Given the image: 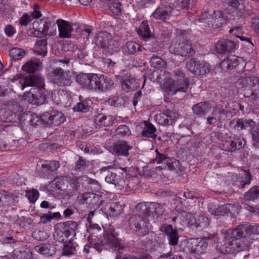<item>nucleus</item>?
Wrapping results in <instances>:
<instances>
[{
  "label": "nucleus",
  "instance_id": "35",
  "mask_svg": "<svg viewBox=\"0 0 259 259\" xmlns=\"http://www.w3.org/2000/svg\"><path fill=\"white\" fill-rule=\"evenodd\" d=\"M114 85V82L112 79L104 75L100 74L98 84L97 90L105 92L111 90Z\"/></svg>",
  "mask_w": 259,
  "mask_h": 259
},
{
  "label": "nucleus",
  "instance_id": "50",
  "mask_svg": "<svg viewBox=\"0 0 259 259\" xmlns=\"http://www.w3.org/2000/svg\"><path fill=\"white\" fill-rule=\"evenodd\" d=\"M9 55L13 60H19L24 56L25 52L22 49L14 48L10 50Z\"/></svg>",
  "mask_w": 259,
  "mask_h": 259
},
{
  "label": "nucleus",
  "instance_id": "12",
  "mask_svg": "<svg viewBox=\"0 0 259 259\" xmlns=\"http://www.w3.org/2000/svg\"><path fill=\"white\" fill-rule=\"evenodd\" d=\"M189 244V250L196 259H200L201 255L206 252L208 242L205 238L191 239Z\"/></svg>",
  "mask_w": 259,
  "mask_h": 259
},
{
  "label": "nucleus",
  "instance_id": "7",
  "mask_svg": "<svg viewBox=\"0 0 259 259\" xmlns=\"http://www.w3.org/2000/svg\"><path fill=\"white\" fill-rule=\"evenodd\" d=\"M189 86V82L187 79L179 82L173 79L163 80L160 85L162 91L168 96L174 95L178 92H186Z\"/></svg>",
  "mask_w": 259,
  "mask_h": 259
},
{
  "label": "nucleus",
  "instance_id": "11",
  "mask_svg": "<svg viewBox=\"0 0 259 259\" xmlns=\"http://www.w3.org/2000/svg\"><path fill=\"white\" fill-rule=\"evenodd\" d=\"M60 167V164L56 160L45 161L44 163L39 166L37 164L36 170L38 175L41 177L48 179H52L57 174V170Z\"/></svg>",
  "mask_w": 259,
  "mask_h": 259
},
{
  "label": "nucleus",
  "instance_id": "41",
  "mask_svg": "<svg viewBox=\"0 0 259 259\" xmlns=\"http://www.w3.org/2000/svg\"><path fill=\"white\" fill-rule=\"evenodd\" d=\"M250 15V12L248 11H246L243 8L236 9L233 11V19L236 22H241L243 18L248 17Z\"/></svg>",
  "mask_w": 259,
  "mask_h": 259
},
{
  "label": "nucleus",
  "instance_id": "27",
  "mask_svg": "<svg viewBox=\"0 0 259 259\" xmlns=\"http://www.w3.org/2000/svg\"><path fill=\"white\" fill-rule=\"evenodd\" d=\"M142 136L149 141L155 140L157 137V129L155 126L148 121H144L142 123Z\"/></svg>",
  "mask_w": 259,
  "mask_h": 259
},
{
  "label": "nucleus",
  "instance_id": "23",
  "mask_svg": "<svg viewBox=\"0 0 259 259\" xmlns=\"http://www.w3.org/2000/svg\"><path fill=\"white\" fill-rule=\"evenodd\" d=\"M161 230L166 235L170 246H175L178 245L179 237L176 229H174L171 225H164L161 227Z\"/></svg>",
  "mask_w": 259,
  "mask_h": 259
},
{
  "label": "nucleus",
  "instance_id": "17",
  "mask_svg": "<svg viewBox=\"0 0 259 259\" xmlns=\"http://www.w3.org/2000/svg\"><path fill=\"white\" fill-rule=\"evenodd\" d=\"M178 116L177 112L170 109H163L162 111L156 114L154 119L157 123L162 125H171Z\"/></svg>",
  "mask_w": 259,
  "mask_h": 259
},
{
  "label": "nucleus",
  "instance_id": "24",
  "mask_svg": "<svg viewBox=\"0 0 259 259\" xmlns=\"http://www.w3.org/2000/svg\"><path fill=\"white\" fill-rule=\"evenodd\" d=\"M132 148L133 146L129 142L120 140L114 143L113 151L117 156L125 157L128 156L129 151Z\"/></svg>",
  "mask_w": 259,
  "mask_h": 259
},
{
  "label": "nucleus",
  "instance_id": "20",
  "mask_svg": "<svg viewBox=\"0 0 259 259\" xmlns=\"http://www.w3.org/2000/svg\"><path fill=\"white\" fill-rule=\"evenodd\" d=\"M178 15L179 13L174 11V9L168 5H162L156 9L152 13V16L157 20L168 19L171 15Z\"/></svg>",
  "mask_w": 259,
  "mask_h": 259
},
{
  "label": "nucleus",
  "instance_id": "3",
  "mask_svg": "<svg viewBox=\"0 0 259 259\" xmlns=\"http://www.w3.org/2000/svg\"><path fill=\"white\" fill-rule=\"evenodd\" d=\"M91 246L95 248L99 252L101 251L105 246L119 252H121L124 248L121 239L118 238V235L115 233V230L113 229L107 231L103 237H101L99 242L91 243Z\"/></svg>",
  "mask_w": 259,
  "mask_h": 259
},
{
  "label": "nucleus",
  "instance_id": "31",
  "mask_svg": "<svg viewBox=\"0 0 259 259\" xmlns=\"http://www.w3.org/2000/svg\"><path fill=\"white\" fill-rule=\"evenodd\" d=\"M64 225H59L57 224L55 227V232L54 233V238L56 241L63 244L66 243L69 240L68 237L70 236L68 231H65L63 229Z\"/></svg>",
  "mask_w": 259,
  "mask_h": 259
},
{
  "label": "nucleus",
  "instance_id": "62",
  "mask_svg": "<svg viewBox=\"0 0 259 259\" xmlns=\"http://www.w3.org/2000/svg\"><path fill=\"white\" fill-rule=\"evenodd\" d=\"M225 205L227 207V212L230 213L232 214L235 213L236 212L239 213V211H240V209L241 207V206H240L238 203H227L225 204Z\"/></svg>",
  "mask_w": 259,
  "mask_h": 259
},
{
  "label": "nucleus",
  "instance_id": "6",
  "mask_svg": "<svg viewBox=\"0 0 259 259\" xmlns=\"http://www.w3.org/2000/svg\"><path fill=\"white\" fill-rule=\"evenodd\" d=\"M200 22L205 24V26L212 28H220L226 24L227 19L221 11H214L212 15L210 11H204L198 19Z\"/></svg>",
  "mask_w": 259,
  "mask_h": 259
},
{
  "label": "nucleus",
  "instance_id": "45",
  "mask_svg": "<svg viewBox=\"0 0 259 259\" xmlns=\"http://www.w3.org/2000/svg\"><path fill=\"white\" fill-rule=\"evenodd\" d=\"M246 200H254L259 198V186H254L244 194Z\"/></svg>",
  "mask_w": 259,
  "mask_h": 259
},
{
  "label": "nucleus",
  "instance_id": "25",
  "mask_svg": "<svg viewBox=\"0 0 259 259\" xmlns=\"http://www.w3.org/2000/svg\"><path fill=\"white\" fill-rule=\"evenodd\" d=\"M236 47V43L231 40L228 39H222L218 41L215 44V50L220 54H224L233 51Z\"/></svg>",
  "mask_w": 259,
  "mask_h": 259
},
{
  "label": "nucleus",
  "instance_id": "42",
  "mask_svg": "<svg viewBox=\"0 0 259 259\" xmlns=\"http://www.w3.org/2000/svg\"><path fill=\"white\" fill-rule=\"evenodd\" d=\"M222 116V110L217 108H213L211 115L207 118V123L214 125L220 122Z\"/></svg>",
  "mask_w": 259,
  "mask_h": 259
},
{
  "label": "nucleus",
  "instance_id": "44",
  "mask_svg": "<svg viewBox=\"0 0 259 259\" xmlns=\"http://www.w3.org/2000/svg\"><path fill=\"white\" fill-rule=\"evenodd\" d=\"M138 33L144 39L149 38L151 37V32L147 21H143L140 24Z\"/></svg>",
  "mask_w": 259,
  "mask_h": 259
},
{
  "label": "nucleus",
  "instance_id": "22",
  "mask_svg": "<svg viewBox=\"0 0 259 259\" xmlns=\"http://www.w3.org/2000/svg\"><path fill=\"white\" fill-rule=\"evenodd\" d=\"M242 61V58L235 55H230L227 56L220 63L218 68L220 69L221 71L232 69L236 67L241 61Z\"/></svg>",
  "mask_w": 259,
  "mask_h": 259
},
{
  "label": "nucleus",
  "instance_id": "21",
  "mask_svg": "<svg viewBox=\"0 0 259 259\" xmlns=\"http://www.w3.org/2000/svg\"><path fill=\"white\" fill-rule=\"evenodd\" d=\"M95 42L97 45L101 48H108L109 50H114L113 46L115 43H116L112 39L111 34L106 31L100 32L97 36Z\"/></svg>",
  "mask_w": 259,
  "mask_h": 259
},
{
  "label": "nucleus",
  "instance_id": "10",
  "mask_svg": "<svg viewBox=\"0 0 259 259\" xmlns=\"http://www.w3.org/2000/svg\"><path fill=\"white\" fill-rule=\"evenodd\" d=\"M33 26L35 29L34 35L37 37L55 35L57 33V25L54 21H48L44 23L41 21L40 24L38 21H34Z\"/></svg>",
  "mask_w": 259,
  "mask_h": 259
},
{
  "label": "nucleus",
  "instance_id": "61",
  "mask_svg": "<svg viewBox=\"0 0 259 259\" xmlns=\"http://www.w3.org/2000/svg\"><path fill=\"white\" fill-rule=\"evenodd\" d=\"M224 150L228 152H233L237 149V145L233 141H226L223 144Z\"/></svg>",
  "mask_w": 259,
  "mask_h": 259
},
{
  "label": "nucleus",
  "instance_id": "13",
  "mask_svg": "<svg viewBox=\"0 0 259 259\" xmlns=\"http://www.w3.org/2000/svg\"><path fill=\"white\" fill-rule=\"evenodd\" d=\"M129 227L140 236H144L149 232V227L146 220L140 215H135L129 220Z\"/></svg>",
  "mask_w": 259,
  "mask_h": 259
},
{
  "label": "nucleus",
  "instance_id": "47",
  "mask_svg": "<svg viewBox=\"0 0 259 259\" xmlns=\"http://www.w3.org/2000/svg\"><path fill=\"white\" fill-rule=\"evenodd\" d=\"M136 80L134 78H129L124 80L121 84L122 89L128 92L130 90L136 88Z\"/></svg>",
  "mask_w": 259,
  "mask_h": 259
},
{
  "label": "nucleus",
  "instance_id": "33",
  "mask_svg": "<svg viewBox=\"0 0 259 259\" xmlns=\"http://www.w3.org/2000/svg\"><path fill=\"white\" fill-rule=\"evenodd\" d=\"M42 67V63L37 59H32L22 66V70L28 73H33Z\"/></svg>",
  "mask_w": 259,
  "mask_h": 259
},
{
  "label": "nucleus",
  "instance_id": "4",
  "mask_svg": "<svg viewBox=\"0 0 259 259\" xmlns=\"http://www.w3.org/2000/svg\"><path fill=\"white\" fill-rule=\"evenodd\" d=\"M229 126L230 127L237 131L249 128L253 146L259 147V125L256 126V122L252 119L250 118H234L230 121Z\"/></svg>",
  "mask_w": 259,
  "mask_h": 259
},
{
  "label": "nucleus",
  "instance_id": "28",
  "mask_svg": "<svg viewBox=\"0 0 259 259\" xmlns=\"http://www.w3.org/2000/svg\"><path fill=\"white\" fill-rule=\"evenodd\" d=\"M99 5L107 8L114 16H119L122 13L121 4L118 0H100Z\"/></svg>",
  "mask_w": 259,
  "mask_h": 259
},
{
  "label": "nucleus",
  "instance_id": "55",
  "mask_svg": "<svg viewBox=\"0 0 259 259\" xmlns=\"http://www.w3.org/2000/svg\"><path fill=\"white\" fill-rule=\"evenodd\" d=\"M58 96L61 104H65L67 106L70 105V97L67 92L64 90L60 91L58 93Z\"/></svg>",
  "mask_w": 259,
  "mask_h": 259
},
{
  "label": "nucleus",
  "instance_id": "52",
  "mask_svg": "<svg viewBox=\"0 0 259 259\" xmlns=\"http://www.w3.org/2000/svg\"><path fill=\"white\" fill-rule=\"evenodd\" d=\"M151 66L155 69H159L165 66V62L160 57L153 56L150 61Z\"/></svg>",
  "mask_w": 259,
  "mask_h": 259
},
{
  "label": "nucleus",
  "instance_id": "60",
  "mask_svg": "<svg viewBox=\"0 0 259 259\" xmlns=\"http://www.w3.org/2000/svg\"><path fill=\"white\" fill-rule=\"evenodd\" d=\"M49 246L50 245L47 244H40L36 245L34 247V249L36 252H37L41 254H49L50 253Z\"/></svg>",
  "mask_w": 259,
  "mask_h": 259
},
{
  "label": "nucleus",
  "instance_id": "57",
  "mask_svg": "<svg viewBox=\"0 0 259 259\" xmlns=\"http://www.w3.org/2000/svg\"><path fill=\"white\" fill-rule=\"evenodd\" d=\"M115 135L121 137H125L131 135V130L126 125H120L115 130Z\"/></svg>",
  "mask_w": 259,
  "mask_h": 259
},
{
  "label": "nucleus",
  "instance_id": "29",
  "mask_svg": "<svg viewBox=\"0 0 259 259\" xmlns=\"http://www.w3.org/2000/svg\"><path fill=\"white\" fill-rule=\"evenodd\" d=\"M116 119L117 118L112 115L100 114L95 117L94 122L96 126L109 127L115 123Z\"/></svg>",
  "mask_w": 259,
  "mask_h": 259
},
{
  "label": "nucleus",
  "instance_id": "5",
  "mask_svg": "<svg viewBox=\"0 0 259 259\" xmlns=\"http://www.w3.org/2000/svg\"><path fill=\"white\" fill-rule=\"evenodd\" d=\"M176 41H171L169 47V52L176 55L182 57L189 58L194 53L192 46V42L188 39H185L183 35L177 36Z\"/></svg>",
  "mask_w": 259,
  "mask_h": 259
},
{
  "label": "nucleus",
  "instance_id": "48",
  "mask_svg": "<svg viewBox=\"0 0 259 259\" xmlns=\"http://www.w3.org/2000/svg\"><path fill=\"white\" fill-rule=\"evenodd\" d=\"M59 225H64L63 229L66 231H68L69 235L74 232L78 227V223L73 221H68L65 222L58 223Z\"/></svg>",
  "mask_w": 259,
  "mask_h": 259
},
{
  "label": "nucleus",
  "instance_id": "34",
  "mask_svg": "<svg viewBox=\"0 0 259 259\" xmlns=\"http://www.w3.org/2000/svg\"><path fill=\"white\" fill-rule=\"evenodd\" d=\"M252 179V176L248 170H243L241 172L239 173V177L236 181L237 185L240 189H243L246 186L250 184Z\"/></svg>",
  "mask_w": 259,
  "mask_h": 259
},
{
  "label": "nucleus",
  "instance_id": "18",
  "mask_svg": "<svg viewBox=\"0 0 259 259\" xmlns=\"http://www.w3.org/2000/svg\"><path fill=\"white\" fill-rule=\"evenodd\" d=\"M242 242L246 241V236L251 234H259V224L250 225L248 224L239 225L234 228Z\"/></svg>",
  "mask_w": 259,
  "mask_h": 259
},
{
  "label": "nucleus",
  "instance_id": "30",
  "mask_svg": "<svg viewBox=\"0 0 259 259\" xmlns=\"http://www.w3.org/2000/svg\"><path fill=\"white\" fill-rule=\"evenodd\" d=\"M57 28L61 38H70L73 31V28L70 23L64 20L58 19L56 21Z\"/></svg>",
  "mask_w": 259,
  "mask_h": 259
},
{
  "label": "nucleus",
  "instance_id": "16",
  "mask_svg": "<svg viewBox=\"0 0 259 259\" xmlns=\"http://www.w3.org/2000/svg\"><path fill=\"white\" fill-rule=\"evenodd\" d=\"M188 69L196 75H203L209 72L210 65L205 62H200L194 59L190 60L186 63Z\"/></svg>",
  "mask_w": 259,
  "mask_h": 259
},
{
  "label": "nucleus",
  "instance_id": "49",
  "mask_svg": "<svg viewBox=\"0 0 259 259\" xmlns=\"http://www.w3.org/2000/svg\"><path fill=\"white\" fill-rule=\"evenodd\" d=\"M123 210V206L119 202L113 203L109 207L108 213L111 217H114L119 214Z\"/></svg>",
  "mask_w": 259,
  "mask_h": 259
},
{
  "label": "nucleus",
  "instance_id": "51",
  "mask_svg": "<svg viewBox=\"0 0 259 259\" xmlns=\"http://www.w3.org/2000/svg\"><path fill=\"white\" fill-rule=\"evenodd\" d=\"M32 254L29 250H15L13 253V259H31Z\"/></svg>",
  "mask_w": 259,
  "mask_h": 259
},
{
  "label": "nucleus",
  "instance_id": "37",
  "mask_svg": "<svg viewBox=\"0 0 259 259\" xmlns=\"http://www.w3.org/2000/svg\"><path fill=\"white\" fill-rule=\"evenodd\" d=\"M105 181L108 183L121 187H123L124 184V180L123 178L121 176L117 175L116 174L112 172L108 173L105 177Z\"/></svg>",
  "mask_w": 259,
  "mask_h": 259
},
{
  "label": "nucleus",
  "instance_id": "1",
  "mask_svg": "<svg viewBox=\"0 0 259 259\" xmlns=\"http://www.w3.org/2000/svg\"><path fill=\"white\" fill-rule=\"evenodd\" d=\"M44 79L38 75H30L20 81V87L23 90L26 87H33L29 92L24 93V100L30 104L38 106L46 101L45 94Z\"/></svg>",
  "mask_w": 259,
  "mask_h": 259
},
{
  "label": "nucleus",
  "instance_id": "15",
  "mask_svg": "<svg viewBox=\"0 0 259 259\" xmlns=\"http://www.w3.org/2000/svg\"><path fill=\"white\" fill-rule=\"evenodd\" d=\"M186 221L188 227L193 230L199 231L209 226L208 218L203 215H197L189 212L186 215Z\"/></svg>",
  "mask_w": 259,
  "mask_h": 259
},
{
  "label": "nucleus",
  "instance_id": "64",
  "mask_svg": "<svg viewBox=\"0 0 259 259\" xmlns=\"http://www.w3.org/2000/svg\"><path fill=\"white\" fill-rule=\"evenodd\" d=\"M32 20L30 15L24 13L19 19V24L22 26H27Z\"/></svg>",
  "mask_w": 259,
  "mask_h": 259
},
{
  "label": "nucleus",
  "instance_id": "63",
  "mask_svg": "<svg viewBox=\"0 0 259 259\" xmlns=\"http://www.w3.org/2000/svg\"><path fill=\"white\" fill-rule=\"evenodd\" d=\"M88 166L84 159L80 157L75 163V169L81 170L85 169Z\"/></svg>",
  "mask_w": 259,
  "mask_h": 259
},
{
  "label": "nucleus",
  "instance_id": "40",
  "mask_svg": "<svg viewBox=\"0 0 259 259\" xmlns=\"http://www.w3.org/2000/svg\"><path fill=\"white\" fill-rule=\"evenodd\" d=\"M34 52L38 55L42 57L46 56L47 54V42L45 39L38 40L34 46Z\"/></svg>",
  "mask_w": 259,
  "mask_h": 259
},
{
  "label": "nucleus",
  "instance_id": "36",
  "mask_svg": "<svg viewBox=\"0 0 259 259\" xmlns=\"http://www.w3.org/2000/svg\"><path fill=\"white\" fill-rule=\"evenodd\" d=\"M80 102L77 103L73 107V110L75 112L86 113L90 110V108L93 104V102L89 98H86L81 100L79 98Z\"/></svg>",
  "mask_w": 259,
  "mask_h": 259
},
{
  "label": "nucleus",
  "instance_id": "53",
  "mask_svg": "<svg viewBox=\"0 0 259 259\" xmlns=\"http://www.w3.org/2000/svg\"><path fill=\"white\" fill-rule=\"evenodd\" d=\"M81 180L86 182L87 184L89 185L88 189L94 191L98 190L100 189L99 183L95 180L90 178L86 176H83L81 177Z\"/></svg>",
  "mask_w": 259,
  "mask_h": 259
},
{
  "label": "nucleus",
  "instance_id": "56",
  "mask_svg": "<svg viewBox=\"0 0 259 259\" xmlns=\"http://www.w3.org/2000/svg\"><path fill=\"white\" fill-rule=\"evenodd\" d=\"M190 0H177L173 4L174 11L177 12L182 9H188L190 7Z\"/></svg>",
  "mask_w": 259,
  "mask_h": 259
},
{
  "label": "nucleus",
  "instance_id": "2",
  "mask_svg": "<svg viewBox=\"0 0 259 259\" xmlns=\"http://www.w3.org/2000/svg\"><path fill=\"white\" fill-rule=\"evenodd\" d=\"M234 229H229L225 233L223 243L218 244L217 250L222 254L234 253L244 249L247 244L242 242Z\"/></svg>",
  "mask_w": 259,
  "mask_h": 259
},
{
  "label": "nucleus",
  "instance_id": "43",
  "mask_svg": "<svg viewBox=\"0 0 259 259\" xmlns=\"http://www.w3.org/2000/svg\"><path fill=\"white\" fill-rule=\"evenodd\" d=\"M209 212L214 215H224L227 212V207L225 204L218 206L216 207L214 205H210L208 207Z\"/></svg>",
  "mask_w": 259,
  "mask_h": 259
},
{
  "label": "nucleus",
  "instance_id": "39",
  "mask_svg": "<svg viewBox=\"0 0 259 259\" xmlns=\"http://www.w3.org/2000/svg\"><path fill=\"white\" fill-rule=\"evenodd\" d=\"M128 102V98L123 95L114 96L108 100V103L115 107H125Z\"/></svg>",
  "mask_w": 259,
  "mask_h": 259
},
{
  "label": "nucleus",
  "instance_id": "54",
  "mask_svg": "<svg viewBox=\"0 0 259 259\" xmlns=\"http://www.w3.org/2000/svg\"><path fill=\"white\" fill-rule=\"evenodd\" d=\"M90 73H80L77 75L76 80L82 87L88 89Z\"/></svg>",
  "mask_w": 259,
  "mask_h": 259
},
{
  "label": "nucleus",
  "instance_id": "8",
  "mask_svg": "<svg viewBox=\"0 0 259 259\" xmlns=\"http://www.w3.org/2000/svg\"><path fill=\"white\" fill-rule=\"evenodd\" d=\"M49 77L52 83L58 86H69L72 82V72L69 70H64L60 67L53 69Z\"/></svg>",
  "mask_w": 259,
  "mask_h": 259
},
{
  "label": "nucleus",
  "instance_id": "26",
  "mask_svg": "<svg viewBox=\"0 0 259 259\" xmlns=\"http://www.w3.org/2000/svg\"><path fill=\"white\" fill-rule=\"evenodd\" d=\"M145 207L147 215L154 219L158 218L163 214L164 211L163 205L156 202L148 203L145 204Z\"/></svg>",
  "mask_w": 259,
  "mask_h": 259
},
{
  "label": "nucleus",
  "instance_id": "32",
  "mask_svg": "<svg viewBox=\"0 0 259 259\" xmlns=\"http://www.w3.org/2000/svg\"><path fill=\"white\" fill-rule=\"evenodd\" d=\"M211 109V106L207 102H201L192 107V110L194 114L202 117L206 114Z\"/></svg>",
  "mask_w": 259,
  "mask_h": 259
},
{
  "label": "nucleus",
  "instance_id": "58",
  "mask_svg": "<svg viewBox=\"0 0 259 259\" xmlns=\"http://www.w3.org/2000/svg\"><path fill=\"white\" fill-rule=\"evenodd\" d=\"M75 251V247L71 241H69L66 243L63 244L62 255H69L72 254Z\"/></svg>",
  "mask_w": 259,
  "mask_h": 259
},
{
  "label": "nucleus",
  "instance_id": "14",
  "mask_svg": "<svg viewBox=\"0 0 259 259\" xmlns=\"http://www.w3.org/2000/svg\"><path fill=\"white\" fill-rule=\"evenodd\" d=\"M79 202L85 204L87 207L97 208L103 203V196L93 193H85L80 194L78 197Z\"/></svg>",
  "mask_w": 259,
  "mask_h": 259
},
{
  "label": "nucleus",
  "instance_id": "19",
  "mask_svg": "<svg viewBox=\"0 0 259 259\" xmlns=\"http://www.w3.org/2000/svg\"><path fill=\"white\" fill-rule=\"evenodd\" d=\"M41 119L45 123L54 125H59L65 121L63 114L57 110L44 113L41 116Z\"/></svg>",
  "mask_w": 259,
  "mask_h": 259
},
{
  "label": "nucleus",
  "instance_id": "46",
  "mask_svg": "<svg viewBox=\"0 0 259 259\" xmlns=\"http://www.w3.org/2000/svg\"><path fill=\"white\" fill-rule=\"evenodd\" d=\"M100 75L98 74L90 73L88 89L97 90Z\"/></svg>",
  "mask_w": 259,
  "mask_h": 259
},
{
  "label": "nucleus",
  "instance_id": "9",
  "mask_svg": "<svg viewBox=\"0 0 259 259\" xmlns=\"http://www.w3.org/2000/svg\"><path fill=\"white\" fill-rule=\"evenodd\" d=\"M156 156L151 160L150 163L161 164V165L156 166L155 168V172L158 174L163 169L166 168L172 170L176 169L179 166L178 161L166 156L164 154L160 153L157 149L155 150Z\"/></svg>",
  "mask_w": 259,
  "mask_h": 259
},
{
  "label": "nucleus",
  "instance_id": "38",
  "mask_svg": "<svg viewBox=\"0 0 259 259\" xmlns=\"http://www.w3.org/2000/svg\"><path fill=\"white\" fill-rule=\"evenodd\" d=\"M141 46L138 43L130 41L123 47V52L125 55H134L137 52L141 51Z\"/></svg>",
  "mask_w": 259,
  "mask_h": 259
},
{
  "label": "nucleus",
  "instance_id": "59",
  "mask_svg": "<svg viewBox=\"0 0 259 259\" xmlns=\"http://www.w3.org/2000/svg\"><path fill=\"white\" fill-rule=\"evenodd\" d=\"M39 195L38 191L35 189H33L30 191H27L26 192V196L32 203H34L37 200L38 198Z\"/></svg>",
  "mask_w": 259,
  "mask_h": 259
}]
</instances>
